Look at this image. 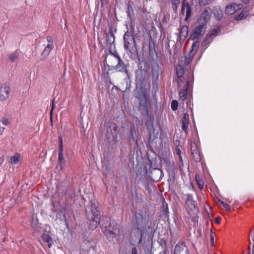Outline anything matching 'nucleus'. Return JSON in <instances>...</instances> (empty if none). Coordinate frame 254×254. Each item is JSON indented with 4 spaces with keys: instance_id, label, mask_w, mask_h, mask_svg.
<instances>
[{
    "instance_id": "9",
    "label": "nucleus",
    "mask_w": 254,
    "mask_h": 254,
    "mask_svg": "<svg viewBox=\"0 0 254 254\" xmlns=\"http://www.w3.org/2000/svg\"><path fill=\"white\" fill-rule=\"evenodd\" d=\"M149 161L151 166L152 162ZM147 173L150 179L154 182L159 181L163 176V172L160 169L156 168L151 169V166L147 170Z\"/></svg>"
},
{
    "instance_id": "1",
    "label": "nucleus",
    "mask_w": 254,
    "mask_h": 254,
    "mask_svg": "<svg viewBox=\"0 0 254 254\" xmlns=\"http://www.w3.org/2000/svg\"><path fill=\"white\" fill-rule=\"evenodd\" d=\"M138 66L139 71L136 73L135 87L134 90V97L139 102L138 111L143 116L146 121L145 125L149 127H153V117H152L151 112L150 110V106L148 101L150 97V85L147 77V69L142 68L140 65L143 62L138 56Z\"/></svg>"
},
{
    "instance_id": "63",
    "label": "nucleus",
    "mask_w": 254,
    "mask_h": 254,
    "mask_svg": "<svg viewBox=\"0 0 254 254\" xmlns=\"http://www.w3.org/2000/svg\"><path fill=\"white\" fill-rule=\"evenodd\" d=\"M252 254H254V250H253V251H252Z\"/></svg>"
},
{
    "instance_id": "42",
    "label": "nucleus",
    "mask_w": 254,
    "mask_h": 254,
    "mask_svg": "<svg viewBox=\"0 0 254 254\" xmlns=\"http://www.w3.org/2000/svg\"><path fill=\"white\" fill-rule=\"evenodd\" d=\"M162 211H163L164 214L166 215L168 214L169 211L167 204H163L162 206Z\"/></svg>"
},
{
    "instance_id": "44",
    "label": "nucleus",
    "mask_w": 254,
    "mask_h": 254,
    "mask_svg": "<svg viewBox=\"0 0 254 254\" xmlns=\"http://www.w3.org/2000/svg\"><path fill=\"white\" fill-rule=\"evenodd\" d=\"M219 201H220V203L223 205V206L225 207L226 211H230V207L227 204L224 203L223 201L219 199Z\"/></svg>"
},
{
    "instance_id": "13",
    "label": "nucleus",
    "mask_w": 254,
    "mask_h": 254,
    "mask_svg": "<svg viewBox=\"0 0 254 254\" xmlns=\"http://www.w3.org/2000/svg\"><path fill=\"white\" fill-rule=\"evenodd\" d=\"M59 154H58V162L60 165V169H62L63 165L65 164V160L63 154V140L61 136L59 137Z\"/></svg>"
},
{
    "instance_id": "5",
    "label": "nucleus",
    "mask_w": 254,
    "mask_h": 254,
    "mask_svg": "<svg viewBox=\"0 0 254 254\" xmlns=\"http://www.w3.org/2000/svg\"><path fill=\"white\" fill-rule=\"evenodd\" d=\"M106 221L107 224H102V226L105 227L104 233L107 239L114 243L118 242L120 238V225L108 217H106Z\"/></svg>"
},
{
    "instance_id": "28",
    "label": "nucleus",
    "mask_w": 254,
    "mask_h": 254,
    "mask_svg": "<svg viewBox=\"0 0 254 254\" xmlns=\"http://www.w3.org/2000/svg\"><path fill=\"white\" fill-rule=\"evenodd\" d=\"M176 72L178 77H181L182 75H184L185 71L183 67L181 65L178 64L176 66Z\"/></svg>"
},
{
    "instance_id": "36",
    "label": "nucleus",
    "mask_w": 254,
    "mask_h": 254,
    "mask_svg": "<svg viewBox=\"0 0 254 254\" xmlns=\"http://www.w3.org/2000/svg\"><path fill=\"white\" fill-rule=\"evenodd\" d=\"M195 179L197 183V184L198 185V187L200 190H202L203 188V181L201 180H198L197 176L196 175L195 176Z\"/></svg>"
},
{
    "instance_id": "20",
    "label": "nucleus",
    "mask_w": 254,
    "mask_h": 254,
    "mask_svg": "<svg viewBox=\"0 0 254 254\" xmlns=\"http://www.w3.org/2000/svg\"><path fill=\"white\" fill-rule=\"evenodd\" d=\"M188 27L186 25L182 26L180 31V40L184 41L188 34Z\"/></svg>"
},
{
    "instance_id": "35",
    "label": "nucleus",
    "mask_w": 254,
    "mask_h": 254,
    "mask_svg": "<svg viewBox=\"0 0 254 254\" xmlns=\"http://www.w3.org/2000/svg\"><path fill=\"white\" fill-rule=\"evenodd\" d=\"M182 128L183 130L184 131L185 133L186 134H187L188 133V127L189 123V122H184V123H182Z\"/></svg>"
},
{
    "instance_id": "17",
    "label": "nucleus",
    "mask_w": 254,
    "mask_h": 254,
    "mask_svg": "<svg viewBox=\"0 0 254 254\" xmlns=\"http://www.w3.org/2000/svg\"><path fill=\"white\" fill-rule=\"evenodd\" d=\"M183 251L187 253L189 252V250L184 243H182L176 245L174 249V254H180Z\"/></svg>"
},
{
    "instance_id": "58",
    "label": "nucleus",
    "mask_w": 254,
    "mask_h": 254,
    "mask_svg": "<svg viewBox=\"0 0 254 254\" xmlns=\"http://www.w3.org/2000/svg\"><path fill=\"white\" fill-rule=\"evenodd\" d=\"M4 161V158L2 157H0V166L1 165L3 162Z\"/></svg>"
},
{
    "instance_id": "24",
    "label": "nucleus",
    "mask_w": 254,
    "mask_h": 254,
    "mask_svg": "<svg viewBox=\"0 0 254 254\" xmlns=\"http://www.w3.org/2000/svg\"><path fill=\"white\" fill-rule=\"evenodd\" d=\"M164 164L165 169L168 173H170L173 172L175 167L173 162L167 160L164 161Z\"/></svg>"
},
{
    "instance_id": "45",
    "label": "nucleus",
    "mask_w": 254,
    "mask_h": 254,
    "mask_svg": "<svg viewBox=\"0 0 254 254\" xmlns=\"http://www.w3.org/2000/svg\"><path fill=\"white\" fill-rule=\"evenodd\" d=\"M213 234V233L212 230L211 229L210 230V240H211V245L212 247H213L214 245V238Z\"/></svg>"
},
{
    "instance_id": "39",
    "label": "nucleus",
    "mask_w": 254,
    "mask_h": 254,
    "mask_svg": "<svg viewBox=\"0 0 254 254\" xmlns=\"http://www.w3.org/2000/svg\"><path fill=\"white\" fill-rule=\"evenodd\" d=\"M10 162L13 164H16L18 162V157L16 156H11L10 158Z\"/></svg>"
},
{
    "instance_id": "11",
    "label": "nucleus",
    "mask_w": 254,
    "mask_h": 254,
    "mask_svg": "<svg viewBox=\"0 0 254 254\" xmlns=\"http://www.w3.org/2000/svg\"><path fill=\"white\" fill-rule=\"evenodd\" d=\"M211 11V9L209 7H207L198 18L197 22H198V23L203 24L204 25L206 26L207 23L210 19Z\"/></svg>"
},
{
    "instance_id": "16",
    "label": "nucleus",
    "mask_w": 254,
    "mask_h": 254,
    "mask_svg": "<svg viewBox=\"0 0 254 254\" xmlns=\"http://www.w3.org/2000/svg\"><path fill=\"white\" fill-rule=\"evenodd\" d=\"M106 42L107 46L109 45L111 48L112 45L115 42V35L113 33V28L112 26H109V32L106 34Z\"/></svg>"
},
{
    "instance_id": "60",
    "label": "nucleus",
    "mask_w": 254,
    "mask_h": 254,
    "mask_svg": "<svg viewBox=\"0 0 254 254\" xmlns=\"http://www.w3.org/2000/svg\"><path fill=\"white\" fill-rule=\"evenodd\" d=\"M165 249H163V250L159 253V254H165Z\"/></svg>"
},
{
    "instance_id": "33",
    "label": "nucleus",
    "mask_w": 254,
    "mask_h": 254,
    "mask_svg": "<svg viewBox=\"0 0 254 254\" xmlns=\"http://www.w3.org/2000/svg\"><path fill=\"white\" fill-rule=\"evenodd\" d=\"M194 42L192 44L191 46V50L190 51H192V52H194V51H197L198 48L199 47V42L198 40H194Z\"/></svg>"
},
{
    "instance_id": "62",
    "label": "nucleus",
    "mask_w": 254,
    "mask_h": 254,
    "mask_svg": "<svg viewBox=\"0 0 254 254\" xmlns=\"http://www.w3.org/2000/svg\"><path fill=\"white\" fill-rule=\"evenodd\" d=\"M179 161H180V162H183V159H182V158L181 155H180V156H179Z\"/></svg>"
},
{
    "instance_id": "41",
    "label": "nucleus",
    "mask_w": 254,
    "mask_h": 254,
    "mask_svg": "<svg viewBox=\"0 0 254 254\" xmlns=\"http://www.w3.org/2000/svg\"><path fill=\"white\" fill-rule=\"evenodd\" d=\"M46 38L48 41V44L47 46H49L54 47L52 38L51 36H47Z\"/></svg>"
},
{
    "instance_id": "57",
    "label": "nucleus",
    "mask_w": 254,
    "mask_h": 254,
    "mask_svg": "<svg viewBox=\"0 0 254 254\" xmlns=\"http://www.w3.org/2000/svg\"><path fill=\"white\" fill-rule=\"evenodd\" d=\"M55 99L54 98V99H53V100L52 107V109H51V111H50L51 114H52V112H53V109H54V106H55V105H54V101H55Z\"/></svg>"
},
{
    "instance_id": "2",
    "label": "nucleus",
    "mask_w": 254,
    "mask_h": 254,
    "mask_svg": "<svg viewBox=\"0 0 254 254\" xmlns=\"http://www.w3.org/2000/svg\"><path fill=\"white\" fill-rule=\"evenodd\" d=\"M85 211L88 227L90 229L94 230L96 228L101 221L99 204L94 200H90Z\"/></svg>"
},
{
    "instance_id": "23",
    "label": "nucleus",
    "mask_w": 254,
    "mask_h": 254,
    "mask_svg": "<svg viewBox=\"0 0 254 254\" xmlns=\"http://www.w3.org/2000/svg\"><path fill=\"white\" fill-rule=\"evenodd\" d=\"M213 13L217 20H220L223 17V11L219 7H214L213 10Z\"/></svg>"
},
{
    "instance_id": "26",
    "label": "nucleus",
    "mask_w": 254,
    "mask_h": 254,
    "mask_svg": "<svg viewBox=\"0 0 254 254\" xmlns=\"http://www.w3.org/2000/svg\"><path fill=\"white\" fill-rule=\"evenodd\" d=\"M42 238L43 241L48 243V247L50 248L53 243V240L51 236L48 234L43 233L42 236Z\"/></svg>"
},
{
    "instance_id": "59",
    "label": "nucleus",
    "mask_w": 254,
    "mask_h": 254,
    "mask_svg": "<svg viewBox=\"0 0 254 254\" xmlns=\"http://www.w3.org/2000/svg\"><path fill=\"white\" fill-rule=\"evenodd\" d=\"M130 133H131V136H132V140L133 141H135L136 142L137 140L135 139V138H134V136L133 135L132 130L131 131Z\"/></svg>"
},
{
    "instance_id": "21",
    "label": "nucleus",
    "mask_w": 254,
    "mask_h": 254,
    "mask_svg": "<svg viewBox=\"0 0 254 254\" xmlns=\"http://www.w3.org/2000/svg\"><path fill=\"white\" fill-rule=\"evenodd\" d=\"M126 50L128 51V55L131 59L134 60L138 58V52L136 46L135 47H133L132 50L130 49Z\"/></svg>"
},
{
    "instance_id": "51",
    "label": "nucleus",
    "mask_w": 254,
    "mask_h": 254,
    "mask_svg": "<svg viewBox=\"0 0 254 254\" xmlns=\"http://www.w3.org/2000/svg\"><path fill=\"white\" fill-rule=\"evenodd\" d=\"M153 74L155 75L156 76L157 78H158L159 76V70L157 69V70H156V69H153Z\"/></svg>"
},
{
    "instance_id": "40",
    "label": "nucleus",
    "mask_w": 254,
    "mask_h": 254,
    "mask_svg": "<svg viewBox=\"0 0 254 254\" xmlns=\"http://www.w3.org/2000/svg\"><path fill=\"white\" fill-rule=\"evenodd\" d=\"M189 122H190V120H189V114L186 113L184 114V116H183V119L182 120V123H184V122H189Z\"/></svg>"
},
{
    "instance_id": "15",
    "label": "nucleus",
    "mask_w": 254,
    "mask_h": 254,
    "mask_svg": "<svg viewBox=\"0 0 254 254\" xmlns=\"http://www.w3.org/2000/svg\"><path fill=\"white\" fill-rule=\"evenodd\" d=\"M242 7V4H237L235 3L227 5L225 8V12L227 14H234L237 10Z\"/></svg>"
},
{
    "instance_id": "22",
    "label": "nucleus",
    "mask_w": 254,
    "mask_h": 254,
    "mask_svg": "<svg viewBox=\"0 0 254 254\" xmlns=\"http://www.w3.org/2000/svg\"><path fill=\"white\" fill-rule=\"evenodd\" d=\"M249 14V10L244 8L239 15L235 16V19L237 21L245 19Z\"/></svg>"
},
{
    "instance_id": "12",
    "label": "nucleus",
    "mask_w": 254,
    "mask_h": 254,
    "mask_svg": "<svg viewBox=\"0 0 254 254\" xmlns=\"http://www.w3.org/2000/svg\"><path fill=\"white\" fill-rule=\"evenodd\" d=\"M10 91V86L8 83H2L0 85V100L5 101L8 97Z\"/></svg>"
},
{
    "instance_id": "31",
    "label": "nucleus",
    "mask_w": 254,
    "mask_h": 254,
    "mask_svg": "<svg viewBox=\"0 0 254 254\" xmlns=\"http://www.w3.org/2000/svg\"><path fill=\"white\" fill-rule=\"evenodd\" d=\"M213 38V37L210 34L208 37H207L205 39L203 40L202 43V45L204 46L211 42Z\"/></svg>"
},
{
    "instance_id": "8",
    "label": "nucleus",
    "mask_w": 254,
    "mask_h": 254,
    "mask_svg": "<svg viewBox=\"0 0 254 254\" xmlns=\"http://www.w3.org/2000/svg\"><path fill=\"white\" fill-rule=\"evenodd\" d=\"M186 201L185 207L186 209L193 210L196 212H198V207L196 201L193 199L192 194L187 193L185 194Z\"/></svg>"
},
{
    "instance_id": "4",
    "label": "nucleus",
    "mask_w": 254,
    "mask_h": 254,
    "mask_svg": "<svg viewBox=\"0 0 254 254\" xmlns=\"http://www.w3.org/2000/svg\"><path fill=\"white\" fill-rule=\"evenodd\" d=\"M109 55L108 60L110 64H107L108 70H115L117 72L125 73L129 78L128 70L129 65L126 64L117 53L110 52Z\"/></svg>"
},
{
    "instance_id": "53",
    "label": "nucleus",
    "mask_w": 254,
    "mask_h": 254,
    "mask_svg": "<svg viewBox=\"0 0 254 254\" xmlns=\"http://www.w3.org/2000/svg\"><path fill=\"white\" fill-rule=\"evenodd\" d=\"M131 254H138L137 251L135 247H133L131 249Z\"/></svg>"
},
{
    "instance_id": "6",
    "label": "nucleus",
    "mask_w": 254,
    "mask_h": 254,
    "mask_svg": "<svg viewBox=\"0 0 254 254\" xmlns=\"http://www.w3.org/2000/svg\"><path fill=\"white\" fill-rule=\"evenodd\" d=\"M120 134L119 127L115 124H111L106 129V137L110 144H115L118 135Z\"/></svg>"
},
{
    "instance_id": "32",
    "label": "nucleus",
    "mask_w": 254,
    "mask_h": 254,
    "mask_svg": "<svg viewBox=\"0 0 254 254\" xmlns=\"http://www.w3.org/2000/svg\"><path fill=\"white\" fill-rule=\"evenodd\" d=\"M213 0H198V3L200 6H204L211 3Z\"/></svg>"
},
{
    "instance_id": "55",
    "label": "nucleus",
    "mask_w": 254,
    "mask_h": 254,
    "mask_svg": "<svg viewBox=\"0 0 254 254\" xmlns=\"http://www.w3.org/2000/svg\"><path fill=\"white\" fill-rule=\"evenodd\" d=\"M176 153L177 155H178V156H180V155H181V151L178 148H176Z\"/></svg>"
},
{
    "instance_id": "19",
    "label": "nucleus",
    "mask_w": 254,
    "mask_h": 254,
    "mask_svg": "<svg viewBox=\"0 0 254 254\" xmlns=\"http://www.w3.org/2000/svg\"><path fill=\"white\" fill-rule=\"evenodd\" d=\"M189 81H187L186 85L184 86L183 89L179 92V96L180 99L182 101H185L188 97V89L189 86Z\"/></svg>"
},
{
    "instance_id": "64",
    "label": "nucleus",
    "mask_w": 254,
    "mask_h": 254,
    "mask_svg": "<svg viewBox=\"0 0 254 254\" xmlns=\"http://www.w3.org/2000/svg\"><path fill=\"white\" fill-rule=\"evenodd\" d=\"M176 81V82H177L178 83H179V80H177V79Z\"/></svg>"
},
{
    "instance_id": "43",
    "label": "nucleus",
    "mask_w": 254,
    "mask_h": 254,
    "mask_svg": "<svg viewBox=\"0 0 254 254\" xmlns=\"http://www.w3.org/2000/svg\"><path fill=\"white\" fill-rule=\"evenodd\" d=\"M66 196L70 197L71 199L73 198L75 196V194L74 192H70L69 191L66 190Z\"/></svg>"
},
{
    "instance_id": "54",
    "label": "nucleus",
    "mask_w": 254,
    "mask_h": 254,
    "mask_svg": "<svg viewBox=\"0 0 254 254\" xmlns=\"http://www.w3.org/2000/svg\"><path fill=\"white\" fill-rule=\"evenodd\" d=\"M179 5H172L173 9L175 12H176Z\"/></svg>"
},
{
    "instance_id": "25",
    "label": "nucleus",
    "mask_w": 254,
    "mask_h": 254,
    "mask_svg": "<svg viewBox=\"0 0 254 254\" xmlns=\"http://www.w3.org/2000/svg\"><path fill=\"white\" fill-rule=\"evenodd\" d=\"M54 47H51L49 46H47L43 52L41 54V60L43 61L47 59V57L49 56L51 50L53 49Z\"/></svg>"
},
{
    "instance_id": "56",
    "label": "nucleus",
    "mask_w": 254,
    "mask_h": 254,
    "mask_svg": "<svg viewBox=\"0 0 254 254\" xmlns=\"http://www.w3.org/2000/svg\"><path fill=\"white\" fill-rule=\"evenodd\" d=\"M178 78L182 82H185V81L187 80L184 75H182V76L181 77H178Z\"/></svg>"
},
{
    "instance_id": "49",
    "label": "nucleus",
    "mask_w": 254,
    "mask_h": 254,
    "mask_svg": "<svg viewBox=\"0 0 254 254\" xmlns=\"http://www.w3.org/2000/svg\"><path fill=\"white\" fill-rule=\"evenodd\" d=\"M185 8H186V5H184L182 4L181 13L183 15H185Z\"/></svg>"
},
{
    "instance_id": "10",
    "label": "nucleus",
    "mask_w": 254,
    "mask_h": 254,
    "mask_svg": "<svg viewBox=\"0 0 254 254\" xmlns=\"http://www.w3.org/2000/svg\"><path fill=\"white\" fill-rule=\"evenodd\" d=\"M124 48L126 50H132L133 47L136 46V42L132 34L128 30L124 35Z\"/></svg>"
},
{
    "instance_id": "48",
    "label": "nucleus",
    "mask_w": 254,
    "mask_h": 254,
    "mask_svg": "<svg viewBox=\"0 0 254 254\" xmlns=\"http://www.w3.org/2000/svg\"><path fill=\"white\" fill-rule=\"evenodd\" d=\"M131 10H132V7H130L129 4L128 5V8H127V16L129 17H130V13H131Z\"/></svg>"
},
{
    "instance_id": "37",
    "label": "nucleus",
    "mask_w": 254,
    "mask_h": 254,
    "mask_svg": "<svg viewBox=\"0 0 254 254\" xmlns=\"http://www.w3.org/2000/svg\"><path fill=\"white\" fill-rule=\"evenodd\" d=\"M178 107V103L177 100H173L171 103V108L173 111L177 110Z\"/></svg>"
},
{
    "instance_id": "61",
    "label": "nucleus",
    "mask_w": 254,
    "mask_h": 254,
    "mask_svg": "<svg viewBox=\"0 0 254 254\" xmlns=\"http://www.w3.org/2000/svg\"><path fill=\"white\" fill-rule=\"evenodd\" d=\"M244 3H248L249 2V0H241Z\"/></svg>"
},
{
    "instance_id": "3",
    "label": "nucleus",
    "mask_w": 254,
    "mask_h": 254,
    "mask_svg": "<svg viewBox=\"0 0 254 254\" xmlns=\"http://www.w3.org/2000/svg\"><path fill=\"white\" fill-rule=\"evenodd\" d=\"M135 223L134 226L136 229L140 230L138 233L137 240L141 241L142 238L144 234H150L152 233V229L148 225L149 222V216L148 214H144L142 212L135 214Z\"/></svg>"
},
{
    "instance_id": "47",
    "label": "nucleus",
    "mask_w": 254,
    "mask_h": 254,
    "mask_svg": "<svg viewBox=\"0 0 254 254\" xmlns=\"http://www.w3.org/2000/svg\"><path fill=\"white\" fill-rule=\"evenodd\" d=\"M160 244H161L163 249H164L166 248V243L164 239H161Z\"/></svg>"
},
{
    "instance_id": "52",
    "label": "nucleus",
    "mask_w": 254,
    "mask_h": 254,
    "mask_svg": "<svg viewBox=\"0 0 254 254\" xmlns=\"http://www.w3.org/2000/svg\"><path fill=\"white\" fill-rule=\"evenodd\" d=\"M220 221H221V217H216V218H215V219H214V221H215V222L216 224H219V223H220Z\"/></svg>"
},
{
    "instance_id": "30",
    "label": "nucleus",
    "mask_w": 254,
    "mask_h": 254,
    "mask_svg": "<svg viewBox=\"0 0 254 254\" xmlns=\"http://www.w3.org/2000/svg\"><path fill=\"white\" fill-rule=\"evenodd\" d=\"M135 232L136 233L135 235H134L135 239H134V240L132 239V241H134V243L135 244H139L141 242V241L138 242V240H137V236H138V233H140V230L136 229V230H135ZM134 232L133 231H132V232L131 233V237L132 239H133L132 235L134 234Z\"/></svg>"
},
{
    "instance_id": "46",
    "label": "nucleus",
    "mask_w": 254,
    "mask_h": 254,
    "mask_svg": "<svg viewBox=\"0 0 254 254\" xmlns=\"http://www.w3.org/2000/svg\"><path fill=\"white\" fill-rule=\"evenodd\" d=\"M219 30H220L219 29H213L212 31L211 34H210V35H211L213 37L216 36L217 35V33Z\"/></svg>"
},
{
    "instance_id": "50",
    "label": "nucleus",
    "mask_w": 254,
    "mask_h": 254,
    "mask_svg": "<svg viewBox=\"0 0 254 254\" xmlns=\"http://www.w3.org/2000/svg\"><path fill=\"white\" fill-rule=\"evenodd\" d=\"M180 3V0H172V5H179Z\"/></svg>"
},
{
    "instance_id": "38",
    "label": "nucleus",
    "mask_w": 254,
    "mask_h": 254,
    "mask_svg": "<svg viewBox=\"0 0 254 254\" xmlns=\"http://www.w3.org/2000/svg\"><path fill=\"white\" fill-rule=\"evenodd\" d=\"M104 78L109 80V82L110 84H113L111 80V77L109 74V70H108V71L106 72L104 71Z\"/></svg>"
},
{
    "instance_id": "34",
    "label": "nucleus",
    "mask_w": 254,
    "mask_h": 254,
    "mask_svg": "<svg viewBox=\"0 0 254 254\" xmlns=\"http://www.w3.org/2000/svg\"><path fill=\"white\" fill-rule=\"evenodd\" d=\"M0 122L2 124L5 126H7L10 124V122L8 119L5 116H3L2 117Z\"/></svg>"
},
{
    "instance_id": "27",
    "label": "nucleus",
    "mask_w": 254,
    "mask_h": 254,
    "mask_svg": "<svg viewBox=\"0 0 254 254\" xmlns=\"http://www.w3.org/2000/svg\"><path fill=\"white\" fill-rule=\"evenodd\" d=\"M195 53L190 51L188 56H185V64L188 65L192 61Z\"/></svg>"
},
{
    "instance_id": "14",
    "label": "nucleus",
    "mask_w": 254,
    "mask_h": 254,
    "mask_svg": "<svg viewBox=\"0 0 254 254\" xmlns=\"http://www.w3.org/2000/svg\"><path fill=\"white\" fill-rule=\"evenodd\" d=\"M190 150L192 158L195 162H199L201 160V157L199 150L195 142H191L190 144Z\"/></svg>"
},
{
    "instance_id": "7",
    "label": "nucleus",
    "mask_w": 254,
    "mask_h": 254,
    "mask_svg": "<svg viewBox=\"0 0 254 254\" xmlns=\"http://www.w3.org/2000/svg\"><path fill=\"white\" fill-rule=\"evenodd\" d=\"M206 29V26L196 22L195 28L191 32L190 39L192 40H199L204 35Z\"/></svg>"
},
{
    "instance_id": "29",
    "label": "nucleus",
    "mask_w": 254,
    "mask_h": 254,
    "mask_svg": "<svg viewBox=\"0 0 254 254\" xmlns=\"http://www.w3.org/2000/svg\"><path fill=\"white\" fill-rule=\"evenodd\" d=\"M19 56V53L17 51H16L9 55L8 58L10 61L12 63H13L18 59Z\"/></svg>"
},
{
    "instance_id": "18",
    "label": "nucleus",
    "mask_w": 254,
    "mask_h": 254,
    "mask_svg": "<svg viewBox=\"0 0 254 254\" xmlns=\"http://www.w3.org/2000/svg\"><path fill=\"white\" fill-rule=\"evenodd\" d=\"M188 0H183L182 5H186L185 21H187L191 15L192 8L187 1Z\"/></svg>"
}]
</instances>
